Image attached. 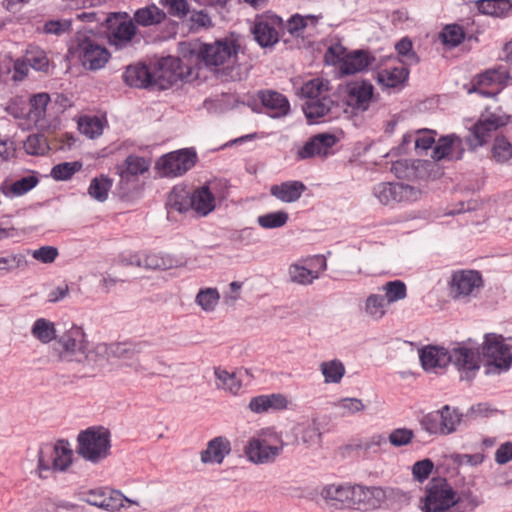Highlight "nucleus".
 <instances>
[{
  "label": "nucleus",
  "mask_w": 512,
  "mask_h": 512,
  "mask_svg": "<svg viewBox=\"0 0 512 512\" xmlns=\"http://www.w3.org/2000/svg\"><path fill=\"white\" fill-rule=\"evenodd\" d=\"M419 357L426 371L443 368L448 363H453L460 371L465 372V376H461L462 380H471L480 368L479 352L464 346L454 347L450 351L442 347L428 346L420 350Z\"/></svg>",
  "instance_id": "1"
},
{
  "label": "nucleus",
  "mask_w": 512,
  "mask_h": 512,
  "mask_svg": "<svg viewBox=\"0 0 512 512\" xmlns=\"http://www.w3.org/2000/svg\"><path fill=\"white\" fill-rule=\"evenodd\" d=\"M110 436L109 430L102 426L81 431L77 437V453L91 463H99L110 454Z\"/></svg>",
  "instance_id": "2"
},
{
  "label": "nucleus",
  "mask_w": 512,
  "mask_h": 512,
  "mask_svg": "<svg viewBox=\"0 0 512 512\" xmlns=\"http://www.w3.org/2000/svg\"><path fill=\"white\" fill-rule=\"evenodd\" d=\"M88 340L84 329L73 324L58 335L52 346V355L60 362L80 363Z\"/></svg>",
  "instance_id": "3"
},
{
  "label": "nucleus",
  "mask_w": 512,
  "mask_h": 512,
  "mask_svg": "<svg viewBox=\"0 0 512 512\" xmlns=\"http://www.w3.org/2000/svg\"><path fill=\"white\" fill-rule=\"evenodd\" d=\"M455 490L445 478H432L420 501L422 512H455Z\"/></svg>",
  "instance_id": "4"
},
{
  "label": "nucleus",
  "mask_w": 512,
  "mask_h": 512,
  "mask_svg": "<svg viewBox=\"0 0 512 512\" xmlns=\"http://www.w3.org/2000/svg\"><path fill=\"white\" fill-rule=\"evenodd\" d=\"M511 344H506L501 335L486 334L482 345V355L487 359V369L490 372H501L509 369L512 363Z\"/></svg>",
  "instance_id": "5"
},
{
  "label": "nucleus",
  "mask_w": 512,
  "mask_h": 512,
  "mask_svg": "<svg viewBox=\"0 0 512 512\" xmlns=\"http://www.w3.org/2000/svg\"><path fill=\"white\" fill-rule=\"evenodd\" d=\"M483 287V278L476 270H457L453 272L449 282V293L452 299L468 302L477 297Z\"/></svg>",
  "instance_id": "6"
},
{
  "label": "nucleus",
  "mask_w": 512,
  "mask_h": 512,
  "mask_svg": "<svg viewBox=\"0 0 512 512\" xmlns=\"http://www.w3.org/2000/svg\"><path fill=\"white\" fill-rule=\"evenodd\" d=\"M183 258H117L115 268H122L128 277H140L143 272L168 270L184 264Z\"/></svg>",
  "instance_id": "7"
},
{
  "label": "nucleus",
  "mask_w": 512,
  "mask_h": 512,
  "mask_svg": "<svg viewBox=\"0 0 512 512\" xmlns=\"http://www.w3.org/2000/svg\"><path fill=\"white\" fill-rule=\"evenodd\" d=\"M83 499L92 506L111 512L119 511L124 506V502L138 504L124 496L120 491L108 488L91 489L84 494Z\"/></svg>",
  "instance_id": "8"
},
{
  "label": "nucleus",
  "mask_w": 512,
  "mask_h": 512,
  "mask_svg": "<svg viewBox=\"0 0 512 512\" xmlns=\"http://www.w3.org/2000/svg\"><path fill=\"white\" fill-rule=\"evenodd\" d=\"M394 493V489H384L378 486L366 487L355 485L353 507L364 510H375L382 506L385 500Z\"/></svg>",
  "instance_id": "9"
},
{
  "label": "nucleus",
  "mask_w": 512,
  "mask_h": 512,
  "mask_svg": "<svg viewBox=\"0 0 512 512\" xmlns=\"http://www.w3.org/2000/svg\"><path fill=\"white\" fill-rule=\"evenodd\" d=\"M196 155L188 150L172 152L157 162V167L164 176H177L186 172L195 164Z\"/></svg>",
  "instance_id": "10"
},
{
  "label": "nucleus",
  "mask_w": 512,
  "mask_h": 512,
  "mask_svg": "<svg viewBox=\"0 0 512 512\" xmlns=\"http://www.w3.org/2000/svg\"><path fill=\"white\" fill-rule=\"evenodd\" d=\"M344 52L345 49L340 45L331 46L325 54V58L328 61V57L331 54L338 60H342L343 64L341 66V71L346 75H351L363 71L369 66L370 60L366 52L358 50L342 56Z\"/></svg>",
  "instance_id": "11"
},
{
  "label": "nucleus",
  "mask_w": 512,
  "mask_h": 512,
  "mask_svg": "<svg viewBox=\"0 0 512 512\" xmlns=\"http://www.w3.org/2000/svg\"><path fill=\"white\" fill-rule=\"evenodd\" d=\"M504 125H506V121L494 114L490 115L485 120H479L471 127L470 135L466 138L469 148L473 150L486 144L490 138L491 132Z\"/></svg>",
  "instance_id": "12"
},
{
  "label": "nucleus",
  "mask_w": 512,
  "mask_h": 512,
  "mask_svg": "<svg viewBox=\"0 0 512 512\" xmlns=\"http://www.w3.org/2000/svg\"><path fill=\"white\" fill-rule=\"evenodd\" d=\"M112 17L115 19L121 18V21L115 28H113L109 35L110 44L117 48H124L130 44L137 34V26L126 12L113 13L107 22H111Z\"/></svg>",
  "instance_id": "13"
},
{
  "label": "nucleus",
  "mask_w": 512,
  "mask_h": 512,
  "mask_svg": "<svg viewBox=\"0 0 512 512\" xmlns=\"http://www.w3.org/2000/svg\"><path fill=\"white\" fill-rule=\"evenodd\" d=\"M282 446H272L265 439L253 437L244 448V452L252 463L265 464L273 462L281 453Z\"/></svg>",
  "instance_id": "14"
},
{
  "label": "nucleus",
  "mask_w": 512,
  "mask_h": 512,
  "mask_svg": "<svg viewBox=\"0 0 512 512\" xmlns=\"http://www.w3.org/2000/svg\"><path fill=\"white\" fill-rule=\"evenodd\" d=\"M179 65L180 60L178 58L162 59L157 70L152 73V87L164 90L176 84L181 78V72L176 71Z\"/></svg>",
  "instance_id": "15"
},
{
  "label": "nucleus",
  "mask_w": 512,
  "mask_h": 512,
  "mask_svg": "<svg viewBox=\"0 0 512 512\" xmlns=\"http://www.w3.org/2000/svg\"><path fill=\"white\" fill-rule=\"evenodd\" d=\"M80 58L84 67L89 70H97L102 68L109 60L110 53L108 50L92 42L89 39L84 40L80 44Z\"/></svg>",
  "instance_id": "16"
},
{
  "label": "nucleus",
  "mask_w": 512,
  "mask_h": 512,
  "mask_svg": "<svg viewBox=\"0 0 512 512\" xmlns=\"http://www.w3.org/2000/svg\"><path fill=\"white\" fill-rule=\"evenodd\" d=\"M236 50H232V43L216 41L213 44H204L200 55L207 66H220L229 60Z\"/></svg>",
  "instance_id": "17"
},
{
  "label": "nucleus",
  "mask_w": 512,
  "mask_h": 512,
  "mask_svg": "<svg viewBox=\"0 0 512 512\" xmlns=\"http://www.w3.org/2000/svg\"><path fill=\"white\" fill-rule=\"evenodd\" d=\"M355 485L349 484H330L326 485L321 496L328 501L334 502L337 507H353Z\"/></svg>",
  "instance_id": "18"
},
{
  "label": "nucleus",
  "mask_w": 512,
  "mask_h": 512,
  "mask_svg": "<svg viewBox=\"0 0 512 512\" xmlns=\"http://www.w3.org/2000/svg\"><path fill=\"white\" fill-rule=\"evenodd\" d=\"M337 142L335 135L321 133L313 136L302 149L298 151L301 159L311 158L315 155H326L328 150Z\"/></svg>",
  "instance_id": "19"
},
{
  "label": "nucleus",
  "mask_w": 512,
  "mask_h": 512,
  "mask_svg": "<svg viewBox=\"0 0 512 512\" xmlns=\"http://www.w3.org/2000/svg\"><path fill=\"white\" fill-rule=\"evenodd\" d=\"M231 452L230 441L222 436L213 438L207 443L205 450L201 451L200 459L204 464H221L224 458Z\"/></svg>",
  "instance_id": "20"
},
{
  "label": "nucleus",
  "mask_w": 512,
  "mask_h": 512,
  "mask_svg": "<svg viewBox=\"0 0 512 512\" xmlns=\"http://www.w3.org/2000/svg\"><path fill=\"white\" fill-rule=\"evenodd\" d=\"M152 72L146 64L138 62L126 67L123 79L124 82L133 88L147 89L152 87Z\"/></svg>",
  "instance_id": "21"
},
{
  "label": "nucleus",
  "mask_w": 512,
  "mask_h": 512,
  "mask_svg": "<svg viewBox=\"0 0 512 512\" xmlns=\"http://www.w3.org/2000/svg\"><path fill=\"white\" fill-rule=\"evenodd\" d=\"M109 361L107 344L98 343L92 349H88V346H86L79 364L83 365L84 368H88L91 372H94Z\"/></svg>",
  "instance_id": "22"
},
{
  "label": "nucleus",
  "mask_w": 512,
  "mask_h": 512,
  "mask_svg": "<svg viewBox=\"0 0 512 512\" xmlns=\"http://www.w3.org/2000/svg\"><path fill=\"white\" fill-rule=\"evenodd\" d=\"M319 265L318 269L306 268L297 264L289 267V280L296 284L307 285L312 283L313 279L318 278L320 271L326 269L327 258H314Z\"/></svg>",
  "instance_id": "23"
},
{
  "label": "nucleus",
  "mask_w": 512,
  "mask_h": 512,
  "mask_svg": "<svg viewBox=\"0 0 512 512\" xmlns=\"http://www.w3.org/2000/svg\"><path fill=\"white\" fill-rule=\"evenodd\" d=\"M305 189L306 187L302 182L292 181L273 185L270 192L274 197L283 202H294L301 197Z\"/></svg>",
  "instance_id": "24"
},
{
  "label": "nucleus",
  "mask_w": 512,
  "mask_h": 512,
  "mask_svg": "<svg viewBox=\"0 0 512 512\" xmlns=\"http://www.w3.org/2000/svg\"><path fill=\"white\" fill-rule=\"evenodd\" d=\"M189 205L197 213L207 215L215 208V198L207 186H202L191 195Z\"/></svg>",
  "instance_id": "25"
},
{
  "label": "nucleus",
  "mask_w": 512,
  "mask_h": 512,
  "mask_svg": "<svg viewBox=\"0 0 512 512\" xmlns=\"http://www.w3.org/2000/svg\"><path fill=\"white\" fill-rule=\"evenodd\" d=\"M166 19V13L156 5H148L135 11L133 21L143 27L158 25Z\"/></svg>",
  "instance_id": "26"
},
{
  "label": "nucleus",
  "mask_w": 512,
  "mask_h": 512,
  "mask_svg": "<svg viewBox=\"0 0 512 512\" xmlns=\"http://www.w3.org/2000/svg\"><path fill=\"white\" fill-rule=\"evenodd\" d=\"M439 411L441 420L442 435H449L457 430V427L465 419V414L460 413L458 408L444 405Z\"/></svg>",
  "instance_id": "27"
},
{
  "label": "nucleus",
  "mask_w": 512,
  "mask_h": 512,
  "mask_svg": "<svg viewBox=\"0 0 512 512\" xmlns=\"http://www.w3.org/2000/svg\"><path fill=\"white\" fill-rule=\"evenodd\" d=\"M349 102L358 108L366 109L373 95V87L365 81L353 82L348 85Z\"/></svg>",
  "instance_id": "28"
},
{
  "label": "nucleus",
  "mask_w": 512,
  "mask_h": 512,
  "mask_svg": "<svg viewBox=\"0 0 512 512\" xmlns=\"http://www.w3.org/2000/svg\"><path fill=\"white\" fill-rule=\"evenodd\" d=\"M258 97L264 107L278 110L277 115H287L290 109L288 100L281 93L276 91H260Z\"/></svg>",
  "instance_id": "29"
},
{
  "label": "nucleus",
  "mask_w": 512,
  "mask_h": 512,
  "mask_svg": "<svg viewBox=\"0 0 512 512\" xmlns=\"http://www.w3.org/2000/svg\"><path fill=\"white\" fill-rule=\"evenodd\" d=\"M386 298L380 294H370L363 306V312L367 317L374 321L381 320L386 314Z\"/></svg>",
  "instance_id": "30"
},
{
  "label": "nucleus",
  "mask_w": 512,
  "mask_h": 512,
  "mask_svg": "<svg viewBox=\"0 0 512 512\" xmlns=\"http://www.w3.org/2000/svg\"><path fill=\"white\" fill-rule=\"evenodd\" d=\"M215 377L217 378V388L224 389L231 394L236 395L242 388V381L238 373L228 372L221 368L214 369Z\"/></svg>",
  "instance_id": "31"
},
{
  "label": "nucleus",
  "mask_w": 512,
  "mask_h": 512,
  "mask_svg": "<svg viewBox=\"0 0 512 512\" xmlns=\"http://www.w3.org/2000/svg\"><path fill=\"white\" fill-rule=\"evenodd\" d=\"M333 105L334 101L327 97H322L321 99L307 101L303 106V110L307 119L316 120L327 115Z\"/></svg>",
  "instance_id": "32"
},
{
  "label": "nucleus",
  "mask_w": 512,
  "mask_h": 512,
  "mask_svg": "<svg viewBox=\"0 0 512 512\" xmlns=\"http://www.w3.org/2000/svg\"><path fill=\"white\" fill-rule=\"evenodd\" d=\"M454 499L455 512H472L483 503L482 498L470 489L462 490L459 494L455 491Z\"/></svg>",
  "instance_id": "33"
},
{
  "label": "nucleus",
  "mask_w": 512,
  "mask_h": 512,
  "mask_svg": "<svg viewBox=\"0 0 512 512\" xmlns=\"http://www.w3.org/2000/svg\"><path fill=\"white\" fill-rule=\"evenodd\" d=\"M31 332L36 339L44 344L52 340L56 341L58 337L54 323L45 318L37 319L32 326Z\"/></svg>",
  "instance_id": "34"
},
{
  "label": "nucleus",
  "mask_w": 512,
  "mask_h": 512,
  "mask_svg": "<svg viewBox=\"0 0 512 512\" xmlns=\"http://www.w3.org/2000/svg\"><path fill=\"white\" fill-rule=\"evenodd\" d=\"M320 371L324 376L325 383H340L344 374L345 366L338 360L333 359L330 361H324L320 364Z\"/></svg>",
  "instance_id": "35"
},
{
  "label": "nucleus",
  "mask_w": 512,
  "mask_h": 512,
  "mask_svg": "<svg viewBox=\"0 0 512 512\" xmlns=\"http://www.w3.org/2000/svg\"><path fill=\"white\" fill-rule=\"evenodd\" d=\"M109 360L121 359L131 360L140 352L139 345L133 343H111L107 344Z\"/></svg>",
  "instance_id": "36"
},
{
  "label": "nucleus",
  "mask_w": 512,
  "mask_h": 512,
  "mask_svg": "<svg viewBox=\"0 0 512 512\" xmlns=\"http://www.w3.org/2000/svg\"><path fill=\"white\" fill-rule=\"evenodd\" d=\"M408 76V70L403 67H396L391 70L384 69L377 74L378 81L386 87H395L402 83Z\"/></svg>",
  "instance_id": "37"
},
{
  "label": "nucleus",
  "mask_w": 512,
  "mask_h": 512,
  "mask_svg": "<svg viewBox=\"0 0 512 512\" xmlns=\"http://www.w3.org/2000/svg\"><path fill=\"white\" fill-rule=\"evenodd\" d=\"M256 41L262 46H271L278 41L277 31L267 23H257L253 28Z\"/></svg>",
  "instance_id": "38"
},
{
  "label": "nucleus",
  "mask_w": 512,
  "mask_h": 512,
  "mask_svg": "<svg viewBox=\"0 0 512 512\" xmlns=\"http://www.w3.org/2000/svg\"><path fill=\"white\" fill-rule=\"evenodd\" d=\"M57 455V447L56 444H43L39 448L38 452V468L40 470V476L43 471L54 470V459Z\"/></svg>",
  "instance_id": "39"
},
{
  "label": "nucleus",
  "mask_w": 512,
  "mask_h": 512,
  "mask_svg": "<svg viewBox=\"0 0 512 512\" xmlns=\"http://www.w3.org/2000/svg\"><path fill=\"white\" fill-rule=\"evenodd\" d=\"M478 10L483 14L501 16L511 8L509 0H478Z\"/></svg>",
  "instance_id": "40"
},
{
  "label": "nucleus",
  "mask_w": 512,
  "mask_h": 512,
  "mask_svg": "<svg viewBox=\"0 0 512 512\" xmlns=\"http://www.w3.org/2000/svg\"><path fill=\"white\" fill-rule=\"evenodd\" d=\"M125 169L119 167V175L122 179L128 180V176H135L144 173L148 169V164L144 158L137 156H128L125 160Z\"/></svg>",
  "instance_id": "41"
},
{
  "label": "nucleus",
  "mask_w": 512,
  "mask_h": 512,
  "mask_svg": "<svg viewBox=\"0 0 512 512\" xmlns=\"http://www.w3.org/2000/svg\"><path fill=\"white\" fill-rule=\"evenodd\" d=\"M328 90L329 82L327 80L315 78L308 81L301 87V94L305 98H309L310 100H316L321 99L320 96L322 95V93Z\"/></svg>",
  "instance_id": "42"
},
{
  "label": "nucleus",
  "mask_w": 512,
  "mask_h": 512,
  "mask_svg": "<svg viewBox=\"0 0 512 512\" xmlns=\"http://www.w3.org/2000/svg\"><path fill=\"white\" fill-rule=\"evenodd\" d=\"M382 290L385 292L383 296L386 298L388 304L402 300L407 296L406 285L401 280L387 282L382 287Z\"/></svg>",
  "instance_id": "43"
},
{
  "label": "nucleus",
  "mask_w": 512,
  "mask_h": 512,
  "mask_svg": "<svg viewBox=\"0 0 512 512\" xmlns=\"http://www.w3.org/2000/svg\"><path fill=\"white\" fill-rule=\"evenodd\" d=\"M24 149L30 155H44L49 145L43 134H32L24 142Z\"/></svg>",
  "instance_id": "44"
},
{
  "label": "nucleus",
  "mask_w": 512,
  "mask_h": 512,
  "mask_svg": "<svg viewBox=\"0 0 512 512\" xmlns=\"http://www.w3.org/2000/svg\"><path fill=\"white\" fill-rule=\"evenodd\" d=\"M56 447L57 455L54 459V470L64 471L72 462V450L68 447L66 441H59Z\"/></svg>",
  "instance_id": "45"
},
{
  "label": "nucleus",
  "mask_w": 512,
  "mask_h": 512,
  "mask_svg": "<svg viewBox=\"0 0 512 512\" xmlns=\"http://www.w3.org/2000/svg\"><path fill=\"white\" fill-rule=\"evenodd\" d=\"M219 300V293L216 288L201 289L196 295V303L205 311L214 310Z\"/></svg>",
  "instance_id": "46"
},
{
  "label": "nucleus",
  "mask_w": 512,
  "mask_h": 512,
  "mask_svg": "<svg viewBox=\"0 0 512 512\" xmlns=\"http://www.w3.org/2000/svg\"><path fill=\"white\" fill-rule=\"evenodd\" d=\"M78 128L81 133L94 138L102 133L103 125L97 117H81L78 121Z\"/></svg>",
  "instance_id": "47"
},
{
  "label": "nucleus",
  "mask_w": 512,
  "mask_h": 512,
  "mask_svg": "<svg viewBox=\"0 0 512 512\" xmlns=\"http://www.w3.org/2000/svg\"><path fill=\"white\" fill-rule=\"evenodd\" d=\"M492 153L496 161H508L512 157V145L506 137L498 136L494 140Z\"/></svg>",
  "instance_id": "48"
},
{
  "label": "nucleus",
  "mask_w": 512,
  "mask_h": 512,
  "mask_svg": "<svg viewBox=\"0 0 512 512\" xmlns=\"http://www.w3.org/2000/svg\"><path fill=\"white\" fill-rule=\"evenodd\" d=\"M444 44L458 46L464 39V31L458 25H447L440 34Z\"/></svg>",
  "instance_id": "49"
},
{
  "label": "nucleus",
  "mask_w": 512,
  "mask_h": 512,
  "mask_svg": "<svg viewBox=\"0 0 512 512\" xmlns=\"http://www.w3.org/2000/svg\"><path fill=\"white\" fill-rule=\"evenodd\" d=\"M81 167L82 164L78 161L61 163L53 167L51 175L57 180H66L79 171Z\"/></svg>",
  "instance_id": "50"
},
{
  "label": "nucleus",
  "mask_w": 512,
  "mask_h": 512,
  "mask_svg": "<svg viewBox=\"0 0 512 512\" xmlns=\"http://www.w3.org/2000/svg\"><path fill=\"white\" fill-rule=\"evenodd\" d=\"M456 142L458 144H460L461 140L459 137H457L455 135L441 137L438 141V144L434 148L432 157L435 160H440V159L444 158L445 156H447L450 153L452 146Z\"/></svg>",
  "instance_id": "51"
},
{
  "label": "nucleus",
  "mask_w": 512,
  "mask_h": 512,
  "mask_svg": "<svg viewBox=\"0 0 512 512\" xmlns=\"http://www.w3.org/2000/svg\"><path fill=\"white\" fill-rule=\"evenodd\" d=\"M498 80H499V77H498L497 71L496 70H488V71L480 74L477 77L476 83H474L472 85V87L468 89V92L469 93H473V92L479 91L480 93H482L485 96L495 95L496 93H490V92L482 91V90H479V88L481 86L490 85V84H492V83H494V82H496Z\"/></svg>",
  "instance_id": "52"
},
{
  "label": "nucleus",
  "mask_w": 512,
  "mask_h": 512,
  "mask_svg": "<svg viewBox=\"0 0 512 512\" xmlns=\"http://www.w3.org/2000/svg\"><path fill=\"white\" fill-rule=\"evenodd\" d=\"M111 187V181L108 178H94L89 187V194L99 201L107 198L108 191Z\"/></svg>",
  "instance_id": "53"
},
{
  "label": "nucleus",
  "mask_w": 512,
  "mask_h": 512,
  "mask_svg": "<svg viewBox=\"0 0 512 512\" xmlns=\"http://www.w3.org/2000/svg\"><path fill=\"white\" fill-rule=\"evenodd\" d=\"M414 438V432L408 428H397L394 429L389 436L387 437V441L392 446L402 447L408 445L412 439Z\"/></svg>",
  "instance_id": "54"
},
{
  "label": "nucleus",
  "mask_w": 512,
  "mask_h": 512,
  "mask_svg": "<svg viewBox=\"0 0 512 512\" xmlns=\"http://www.w3.org/2000/svg\"><path fill=\"white\" fill-rule=\"evenodd\" d=\"M439 416L440 415L438 410L425 414L420 419V425L422 429L430 434L442 435L441 420Z\"/></svg>",
  "instance_id": "55"
},
{
  "label": "nucleus",
  "mask_w": 512,
  "mask_h": 512,
  "mask_svg": "<svg viewBox=\"0 0 512 512\" xmlns=\"http://www.w3.org/2000/svg\"><path fill=\"white\" fill-rule=\"evenodd\" d=\"M434 468V463L431 459L425 458L423 460L417 461L412 466V475L415 480L418 482H424L430 474L432 473Z\"/></svg>",
  "instance_id": "56"
},
{
  "label": "nucleus",
  "mask_w": 512,
  "mask_h": 512,
  "mask_svg": "<svg viewBox=\"0 0 512 512\" xmlns=\"http://www.w3.org/2000/svg\"><path fill=\"white\" fill-rule=\"evenodd\" d=\"M43 509L45 512H81L82 508L76 504L59 500H46L43 503Z\"/></svg>",
  "instance_id": "57"
},
{
  "label": "nucleus",
  "mask_w": 512,
  "mask_h": 512,
  "mask_svg": "<svg viewBox=\"0 0 512 512\" xmlns=\"http://www.w3.org/2000/svg\"><path fill=\"white\" fill-rule=\"evenodd\" d=\"M336 407L343 410L341 413L342 416L352 415L364 409V404L358 398H343L339 400L336 404Z\"/></svg>",
  "instance_id": "58"
},
{
  "label": "nucleus",
  "mask_w": 512,
  "mask_h": 512,
  "mask_svg": "<svg viewBox=\"0 0 512 512\" xmlns=\"http://www.w3.org/2000/svg\"><path fill=\"white\" fill-rule=\"evenodd\" d=\"M288 220V215L285 212L270 213L259 217V224L265 228H275L283 226Z\"/></svg>",
  "instance_id": "59"
},
{
  "label": "nucleus",
  "mask_w": 512,
  "mask_h": 512,
  "mask_svg": "<svg viewBox=\"0 0 512 512\" xmlns=\"http://www.w3.org/2000/svg\"><path fill=\"white\" fill-rule=\"evenodd\" d=\"M162 4L168 8L170 15L179 18L185 17L190 11L186 0H162Z\"/></svg>",
  "instance_id": "60"
},
{
  "label": "nucleus",
  "mask_w": 512,
  "mask_h": 512,
  "mask_svg": "<svg viewBox=\"0 0 512 512\" xmlns=\"http://www.w3.org/2000/svg\"><path fill=\"white\" fill-rule=\"evenodd\" d=\"M127 278L128 276L124 275V270L122 268H115L114 263L111 268V272L107 273V276L102 278L101 284L105 288V291L109 292L110 288L117 282H124Z\"/></svg>",
  "instance_id": "61"
},
{
  "label": "nucleus",
  "mask_w": 512,
  "mask_h": 512,
  "mask_svg": "<svg viewBox=\"0 0 512 512\" xmlns=\"http://www.w3.org/2000/svg\"><path fill=\"white\" fill-rule=\"evenodd\" d=\"M37 183L38 178L36 176L23 177L10 186V192L16 195H22L35 187Z\"/></svg>",
  "instance_id": "62"
},
{
  "label": "nucleus",
  "mask_w": 512,
  "mask_h": 512,
  "mask_svg": "<svg viewBox=\"0 0 512 512\" xmlns=\"http://www.w3.org/2000/svg\"><path fill=\"white\" fill-rule=\"evenodd\" d=\"M70 294L69 285L65 282L54 287L47 295V302L56 304L66 299Z\"/></svg>",
  "instance_id": "63"
},
{
  "label": "nucleus",
  "mask_w": 512,
  "mask_h": 512,
  "mask_svg": "<svg viewBox=\"0 0 512 512\" xmlns=\"http://www.w3.org/2000/svg\"><path fill=\"white\" fill-rule=\"evenodd\" d=\"M49 102L50 96L47 93L36 94L30 99L32 111H34L37 116H42L45 114L46 107Z\"/></svg>",
  "instance_id": "64"
}]
</instances>
